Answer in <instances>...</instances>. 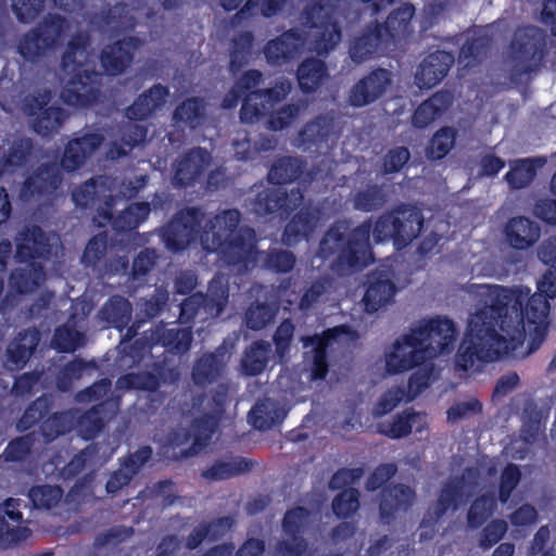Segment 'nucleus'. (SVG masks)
I'll list each match as a JSON object with an SVG mask.
<instances>
[{"instance_id": "1", "label": "nucleus", "mask_w": 556, "mask_h": 556, "mask_svg": "<svg viewBox=\"0 0 556 556\" xmlns=\"http://www.w3.org/2000/svg\"><path fill=\"white\" fill-rule=\"evenodd\" d=\"M530 289L489 286L483 305L471 315L465 338L456 354V366L468 371L481 364L514 355L522 346L527 326L532 331L527 354L536 351L547 332L549 302L539 291L529 296Z\"/></svg>"}, {"instance_id": "2", "label": "nucleus", "mask_w": 556, "mask_h": 556, "mask_svg": "<svg viewBox=\"0 0 556 556\" xmlns=\"http://www.w3.org/2000/svg\"><path fill=\"white\" fill-rule=\"evenodd\" d=\"M422 227L421 211L406 203L381 214L374 226L368 218L350 229L349 220L339 219L323 235L317 256L329 262L331 270L338 275L362 270L375 262L370 233L376 243L392 240L394 247L402 250L420 235Z\"/></svg>"}, {"instance_id": "3", "label": "nucleus", "mask_w": 556, "mask_h": 556, "mask_svg": "<svg viewBox=\"0 0 556 556\" xmlns=\"http://www.w3.org/2000/svg\"><path fill=\"white\" fill-rule=\"evenodd\" d=\"M204 212L198 206L179 210L163 227L162 239L168 251L179 253L200 239L207 253H218L220 260L239 273H245L255 265L256 250L255 231L244 226L235 235L224 238L220 235L210 239V231H201Z\"/></svg>"}, {"instance_id": "4", "label": "nucleus", "mask_w": 556, "mask_h": 556, "mask_svg": "<svg viewBox=\"0 0 556 556\" xmlns=\"http://www.w3.org/2000/svg\"><path fill=\"white\" fill-rule=\"evenodd\" d=\"M457 337L453 320L437 316L421 321L397 339L386 357V368L391 375L413 369L427 359L451 353Z\"/></svg>"}, {"instance_id": "5", "label": "nucleus", "mask_w": 556, "mask_h": 556, "mask_svg": "<svg viewBox=\"0 0 556 556\" xmlns=\"http://www.w3.org/2000/svg\"><path fill=\"white\" fill-rule=\"evenodd\" d=\"M101 132H85L71 139L63 151L60 163L55 161L39 164L21 185L18 197L23 202H41L53 198L63 182V170L73 173L102 146Z\"/></svg>"}, {"instance_id": "6", "label": "nucleus", "mask_w": 556, "mask_h": 556, "mask_svg": "<svg viewBox=\"0 0 556 556\" xmlns=\"http://www.w3.org/2000/svg\"><path fill=\"white\" fill-rule=\"evenodd\" d=\"M86 47V37L74 36L61 59V70L70 76L61 90V99L70 106L81 109L98 102L102 84V75L99 72L76 60V53L84 52Z\"/></svg>"}, {"instance_id": "7", "label": "nucleus", "mask_w": 556, "mask_h": 556, "mask_svg": "<svg viewBox=\"0 0 556 556\" xmlns=\"http://www.w3.org/2000/svg\"><path fill=\"white\" fill-rule=\"evenodd\" d=\"M303 25L315 29L312 49L319 56H327L342 39V29L337 18V8L331 0H308L301 12Z\"/></svg>"}, {"instance_id": "8", "label": "nucleus", "mask_w": 556, "mask_h": 556, "mask_svg": "<svg viewBox=\"0 0 556 556\" xmlns=\"http://www.w3.org/2000/svg\"><path fill=\"white\" fill-rule=\"evenodd\" d=\"M168 94V87L157 83L140 93L126 109V116L129 122L119 126L118 138L122 143L128 147V150L132 151L137 146L144 142L148 136V127L136 123V121H144L150 117L164 105Z\"/></svg>"}, {"instance_id": "9", "label": "nucleus", "mask_w": 556, "mask_h": 556, "mask_svg": "<svg viewBox=\"0 0 556 556\" xmlns=\"http://www.w3.org/2000/svg\"><path fill=\"white\" fill-rule=\"evenodd\" d=\"M67 27V20L64 16L48 13L18 39V54L25 61L37 62L61 42Z\"/></svg>"}, {"instance_id": "10", "label": "nucleus", "mask_w": 556, "mask_h": 556, "mask_svg": "<svg viewBox=\"0 0 556 556\" xmlns=\"http://www.w3.org/2000/svg\"><path fill=\"white\" fill-rule=\"evenodd\" d=\"M545 34L536 26L519 27L509 43L513 72L518 76L536 71L545 55Z\"/></svg>"}, {"instance_id": "11", "label": "nucleus", "mask_w": 556, "mask_h": 556, "mask_svg": "<svg viewBox=\"0 0 556 556\" xmlns=\"http://www.w3.org/2000/svg\"><path fill=\"white\" fill-rule=\"evenodd\" d=\"M52 99L49 89L25 96L22 111L29 118L33 130L40 136L56 132L67 118L66 112L55 105H50Z\"/></svg>"}, {"instance_id": "12", "label": "nucleus", "mask_w": 556, "mask_h": 556, "mask_svg": "<svg viewBox=\"0 0 556 556\" xmlns=\"http://www.w3.org/2000/svg\"><path fill=\"white\" fill-rule=\"evenodd\" d=\"M212 161V154L205 148L193 147L186 150L173 163V186L179 189L194 187L202 181Z\"/></svg>"}, {"instance_id": "13", "label": "nucleus", "mask_w": 556, "mask_h": 556, "mask_svg": "<svg viewBox=\"0 0 556 556\" xmlns=\"http://www.w3.org/2000/svg\"><path fill=\"white\" fill-rule=\"evenodd\" d=\"M304 193L300 188L290 192L282 188H263L250 202L251 211L258 217L275 216L277 213L289 215L302 205Z\"/></svg>"}, {"instance_id": "14", "label": "nucleus", "mask_w": 556, "mask_h": 556, "mask_svg": "<svg viewBox=\"0 0 556 556\" xmlns=\"http://www.w3.org/2000/svg\"><path fill=\"white\" fill-rule=\"evenodd\" d=\"M291 84L279 80L274 87L267 89H255L249 92L242 100L240 109V121L242 123H254L271 111L290 92Z\"/></svg>"}, {"instance_id": "15", "label": "nucleus", "mask_w": 556, "mask_h": 556, "mask_svg": "<svg viewBox=\"0 0 556 556\" xmlns=\"http://www.w3.org/2000/svg\"><path fill=\"white\" fill-rule=\"evenodd\" d=\"M52 254L50 239L38 225H26L15 236V254L17 263L47 261Z\"/></svg>"}, {"instance_id": "16", "label": "nucleus", "mask_w": 556, "mask_h": 556, "mask_svg": "<svg viewBox=\"0 0 556 556\" xmlns=\"http://www.w3.org/2000/svg\"><path fill=\"white\" fill-rule=\"evenodd\" d=\"M392 84V73L377 67L355 83L348 97L350 105L363 108L380 99Z\"/></svg>"}, {"instance_id": "17", "label": "nucleus", "mask_w": 556, "mask_h": 556, "mask_svg": "<svg viewBox=\"0 0 556 556\" xmlns=\"http://www.w3.org/2000/svg\"><path fill=\"white\" fill-rule=\"evenodd\" d=\"M137 36H126L108 46L100 53V63L110 76H119L126 72L134 62L135 53L142 46Z\"/></svg>"}, {"instance_id": "18", "label": "nucleus", "mask_w": 556, "mask_h": 556, "mask_svg": "<svg viewBox=\"0 0 556 556\" xmlns=\"http://www.w3.org/2000/svg\"><path fill=\"white\" fill-rule=\"evenodd\" d=\"M305 41L303 31L290 28L268 40L263 48V53L269 65L280 66L298 58Z\"/></svg>"}, {"instance_id": "19", "label": "nucleus", "mask_w": 556, "mask_h": 556, "mask_svg": "<svg viewBox=\"0 0 556 556\" xmlns=\"http://www.w3.org/2000/svg\"><path fill=\"white\" fill-rule=\"evenodd\" d=\"M179 372L175 367L165 363H154L152 371L129 372L117 379V387L126 390L155 392L162 383L175 382Z\"/></svg>"}, {"instance_id": "20", "label": "nucleus", "mask_w": 556, "mask_h": 556, "mask_svg": "<svg viewBox=\"0 0 556 556\" xmlns=\"http://www.w3.org/2000/svg\"><path fill=\"white\" fill-rule=\"evenodd\" d=\"M320 208L312 203L302 205L288 220L282 231V243L295 247L302 241H308L320 220Z\"/></svg>"}, {"instance_id": "21", "label": "nucleus", "mask_w": 556, "mask_h": 556, "mask_svg": "<svg viewBox=\"0 0 556 556\" xmlns=\"http://www.w3.org/2000/svg\"><path fill=\"white\" fill-rule=\"evenodd\" d=\"M153 457V448L150 445H142L134 453H128L118 459L119 468L114 470L105 484L109 494H116L137 476L140 470Z\"/></svg>"}, {"instance_id": "22", "label": "nucleus", "mask_w": 556, "mask_h": 556, "mask_svg": "<svg viewBox=\"0 0 556 556\" xmlns=\"http://www.w3.org/2000/svg\"><path fill=\"white\" fill-rule=\"evenodd\" d=\"M390 48L386 40L380 23H369L358 36L350 41L349 54L351 60L361 64L375 55L386 52Z\"/></svg>"}, {"instance_id": "23", "label": "nucleus", "mask_w": 556, "mask_h": 556, "mask_svg": "<svg viewBox=\"0 0 556 556\" xmlns=\"http://www.w3.org/2000/svg\"><path fill=\"white\" fill-rule=\"evenodd\" d=\"M20 500L7 498L0 507V548L8 549L27 539L29 530L21 527Z\"/></svg>"}, {"instance_id": "24", "label": "nucleus", "mask_w": 556, "mask_h": 556, "mask_svg": "<svg viewBox=\"0 0 556 556\" xmlns=\"http://www.w3.org/2000/svg\"><path fill=\"white\" fill-rule=\"evenodd\" d=\"M111 201L105 202V207L98 210V216L102 218L103 224H111L112 228L118 233H126L137 229L150 215L151 206L149 202H134L116 216L112 212Z\"/></svg>"}, {"instance_id": "25", "label": "nucleus", "mask_w": 556, "mask_h": 556, "mask_svg": "<svg viewBox=\"0 0 556 556\" xmlns=\"http://www.w3.org/2000/svg\"><path fill=\"white\" fill-rule=\"evenodd\" d=\"M416 498V492L403 483L384 485L380 492L379 514L383 522L390 523L400 514H405Z\"/></svg>"}, {"instance_id": "26", "label": "nucleus", "mask_w": 556, "mask_h": 556, "mask_svg": "<svg viewBox=\"0 0 556 556\" xmlns=\"http://www.w3.org/2000/svg\"><path fill=\"white\" fill-rule=\"evenodd\" d=\"M228 351L225 344L217 346L213 352L203 353L193 364L191 378L197 387L205 388L218 381L226 369Z\"/></svg>"}, {"instance_id": "27", "label": "nucleus", "mask_w": 556, "mask_h": 556, "mask_svg": "<svg viewBox=\"0 0 556 556\" xmlns=\"http://www.w3.org/2000/svg\"><path fill=\"white\" fill-rule=\"evenodd\" d=\"M454 61V55L444 50L428 54L419 64L415 75L418 87L430 89L440 84L446 77Z\"/></svg>"}, {"instance_id": "28", "label": "nucleus", "mask_w": 556, "mask_h": 556, "mask_svg": "<svg viewBox=\"0 0 556 556\" xmlns=\"http://www.w3.org/2000/svg\"><path fill=\"white\" fill-rule=\"evenodd\" d=\"M219 421L220 419L218 416L211 413H205L202 416L194 418L190 426L191 437L193 438L191 445L187 448L180 450L178 455L174 454L173 458L175 460H182L199 454L210 444L219 426Z\"/></svg>"}, {"instance_id": "29", "label": "nucleus", "mask_w": 556, "mask_h": 556, "mask_svg": "<svg viewBox=\"0 0 556 556\" xmlns=\"http://www.w3.org/2000/svg\"><path fill=\"white\" fill-rule=\"evenodd\" d=\"M505 240L514 250H527L540 239V226L526 216L511 217L504 227Z\"/></svg>"}, {"instance_id": "30", "label": "nucleus", "mask_w": 556, "mask_h": 556, "mask_svg": "<svg viewBox=\"0 0 556 556\" xmlns=\"http://www.w3.org/2000/svg\"><path fill=\"white\" fill-rule=\"evenodd\" d=\"M300 139L308 150L319 152L321 149H329L334 141L333 118L326 115H318L304 125L300 131Z\"/></svg>"}, {"instance_id": "31", "label": "nucleus", "mask_w": 556, "mask_h": 556, "mask_svg": "<svg viewBox=\"0 0 556 556\" xmlns=\"http://www.w3.org/2000/svg\"><path fill=\"white\" fill-rule=\"evenodd\" d=\"M41 339L40 331L27 328L20 331L7 348V361L14 369H22L30 359Z\"/></svg>"}, {"instance_id": "32", "label": "nucleus", "mask_w": 556, "mask_h": 556, "mask_svg": "<svg viewBox=\"0 0 556 556\" xmlns=\"http://www.w3.org/2000/svg\"><path fill=\"white\" fill-rule=\"evenodd\" d=\"M154 344L163 346L168 353L182 355L187 353L193 340L192 327H172L165 324L157 325L151 333Z\"/></svg>"}, {"instance_id": "33", "label": "nucleus", "mask_w": 556, "mask_h": 556, "mask_svg": "<svg viewBox=\"0 0 556 556\" xmlns=\"http://www.w3.org/2000/svg\"><path fill=\"white\" fill-rule=\"evenodd\" d=\"M453 96L450 91L441 90L422 101L414 111L412 125L425 129L441 117L452 105Z\"/></svg>"}, {"instance_id": "34", "label": "nucleus", "mask_w": 556, "mask_h": 556, "mask_svg": "<svg viewBox=\"0 0 556 556\" xmlns=\"http://www.w3.org/2000/svg\"><path fill=\"white\" fill-rule=\"evenodd\" d=\"M415 14V7L412 3H403L389 13L380 27L386 34L389 46L396 45L412 34V18Z\"/></svg>"}, {"instance_id": "35", "label": "nucleus", "mask_w": 556, "mask_h": 556, "mask_svg": "<svg viewBox=\"0 0 556 556\" xmlns=\"http://www.w3.org/2000/svg\"><path fill=\"white\" fill-rule=\"evenodd\" d=\"M397 291L395 283L379 275L369 280L363 302L367 313L372 314L390 304Z\"/></svg>"}, {"instance_id": "36", "label": "nucleus", "mask_w": 556, "mask_h": 556, "mask_svg": "<svg viewBox=\"0 0 556 556\" xmlns=\"http://www.w3.org/2000/svg\"><path fill=\"white\" fill-rule=\"evenodd\" d=\"M286 417L287 410L270 399L257 402L249 413L251 425L261 431L281 425Z\"/></svg>"}, {"instance_id": "37", "label": "nucleus", "mask_w": 556, "mask_h": 556, "mask_svg": "<svg viewBox=\"0 0 556 556\" xmlns=\"http://www.w3.org/2000/svg\"><path fill=\"white\" fill-rule=\"evenodd\" d=\"M307 162L298 156L278 157L270 166L267 178L273 185L281 186L298 180L306 170Z\"/></svg>"}, {"instance_id": "38", "label": "nucleus", "mask_w": 556, "mask_h": 556, "mask_svg": "<svg viewBox=\"0 0 556 556\" xmlns=\"http://www.w3.org/2000/svg\"><path fill=\"white\" fill-rule=\"evenodd\" d=\"M206 117V103L200 97L181 101L173 112V122L191 130L199 128Z\"/></svg>"}, {"instance_id": "39", "label": "nucleus", "mask_w": 556, "mask_h": 556, "mask_svg": "<svg viewBox=\"0 0 556 556\" xmlns=\"http://www.w3.org/2000/svg\"><path fill=\"white\" fill-rule=\"evenodd\" d=\"M328 76V68L325 61L317 58H306L296 70V79L300 89L304 93L316 91Z\"/></svg>"}, {"instance_id": "40", "label": "nucleus", "mask_w": 556, "mask_h": 556, "mask_svg": "<svg viewBox=\"0 0 556 556\" xmlns=\"http://www.w3.org/2000/svg\"><path fill=\"white\" fill-rule=\"evenodd\" d=\"M131 315V303L118 294L111 295L100 309L101 319L119 331L128 326Z\"/></svg>"}, {"instance_id": "41", "label": "nucleus", "mask_w": 556, "mask_h": 556, "mask_svg": "<svg viewBox=\"0 0 556 556\" xmlns=\"http://www.w3.org/2000/svg\"><path fill=\"white\" fill-rule=\"evenodd\" d=\"M271 353V344L265 340L252 342L241 357V370L247 376H257L267 367Z\"/></svg>"}, {"instance_id": "42", "label": "nucleus", "mask_w": 556, "mask_h": 556, "mask_svg": "<svg viewBox=\"0 0 556 556\" xmlns=\"http://www.w3.org/2000/svg\"><path fill=\"white\" fill-rule=\"evenodd\" d=\"M286 0H220L225 11L238 10L236 17L245 20L252 15V10L260 5L264 17H271L281 11Z\"/></svg>"}, {"instance_id": "43", "label": "nucleus", "mask_w": 556, "mask_h": 556, "mask_svg": "<svg viewBox=\"0 0 556 556\" xmlns=\"http://www.w3.org/2000/svg\"><path fill=\"white\" fill-rule=\"evenodd\" d=\"M43 277V266L30 262L28 267H18L11 271L9 285L17 294H29L40 286Z\"/></svg>"}, {"instance_id": "44", "label": "nucleus", "mask_w": 556, "mask_h": 556, "mask_svg": "<svg viewBox=\"0 0 556 556\" xmlns=\"http://www.w3.org/2000/svg\"><path fill=\"white\" fill-rule=\"evenodd\" d=\"M351 201L355 211L372 213L384 207L388 202V193L383 186L368 184L365 188L356 190L352 194Z\"/></svg>"}, {"instance_id": "45", "label": "nucleus", "mask_w": 556, "mask_h": 556, "mask_svg": "<svg viewBox=\"0 0 556 556\" xmlns=\"http://www.w3.org/2000/svg\"><path fill=\"white\" fill-rule=\"evenodd\" d=\"M253 468V462L242 456L232 458L229 462L216 460L208 468L202 471V478L208 481L227 480Z\"/></svg>"}, {"instance_id": "46", "label": "nucleus", "mask_w": 556, "mask_h": 556, "mask_svg": "<svg viewBox=\"0 0 556 556\" xmlns=\"http://www.w3.org/2000/svg\"><path fill=\"white\" fill-rule=\"evenodd\" d=\"M75 415L72 410L55 412L45 418L39 432L46 443H51L61 435L71 432L74 427Z\"/></svg>"}, {"instance_id": "47", "label": "nucleus", "mask_w": 556, "mask_h": 556, "mask_svg": "<svg viewBox=\"0 0 556 556\" xmlns=\"http://www.w3.org/2000/svg\"><path fill=\"white\" fill-rule=\"evenodd\" d=\"M254 41L255 37L251 30H243L233 36L230 48V72L237 73L249 63Z\"/></svg>"}, {"instance_id": "48", "label": "nucleus", "mask_w": 556, "mask_h": 556, "mask_svg": "<svg viewBox=\"0 0 556 556\" xmlns=\"http://www.w3.org/2000/svg\"><path fill=\"white\" fill-rule=\"evenodd\" d=\"M278 311L277 302L255 301L248 306L244 313V324L250 330H262L275 319Z\"/></svg>"}, {"instance_id": "49", "label": "nucleus", "mask_w": 556, "mask_h": 556, "mask_svg": "<svg viewBox=\"0 0 556 556\" xmlns=\"http://www.w3.org/2000/svg\"><path fill=\"white\" fill-rule=\"evenodd\" d=\"M241 220V213L237 208H228L205 223L201 231H210V239H215V236L220 235L224 238L235 235L239 230Z\"/></svg>"}, {"instance_id": "50", "label": "nucleus", "mask_w": 556, "mask_h": 556, "mask_svg": "<svg viewBox=\"0 0 556 556\" xmlns=\"http://www.w3.org/2000/svg\"><path fill=\"white\" fill-rule=\"evenodd\" d=\"M34 149V143L30 138L15 139L9 147L7 154L0 160V167L3 172L14 173L16 169L22 168L28 162V159Z\"/></svg>"}, {"instance_id": "51", "label": "nucleus", "mask_w": 556, "mask_h": 556, "mask_svg": "<svg viewBox=\"0 0 556 556\" xmlns=\"http://www.w3.org/2000/svg\"><path fill=\"white\" fill-rule=\"evenodd\" d=\"M262 267L275 274H288L293 270L296 257L293 252L281 249L258 251Z\"/></svg>"}, {"instance_id": "52", "label": "nucleus", "mask_w": 556, "mask_h": 556, "mask_svg": "<svg viewBox=\"0 0 556 556\" xmlns=\"http://www.w3.org/2000/svg\"><path fill=\"white\" fill-rule=\"evenodd\" d=\"M203 298L206 303V316L218 317L228 303L229 288L220 277L215 276L208 282L207 292L203 293Z\"/></svg>"}, {"instance_id": "53", "label": "nucleus", "mask_w": 556, "mask_h": 556, "mask_svg": "<svg viewBox=\"0 0 556 556\" xmlns=\"http://www.w3.org/2000/svg\"><path fill=\"white\" fill-rule=\"evenodd\" d=\"M490 50V40L486 37H471L460 47L458 62L465 68L479 65Z\"/></svg>"}, {"instance_id": "54", "label": "nucleus", "mask_w": 556, "mask_h": 556, "mask_svg": "<svg viewBox=\"0 0 556 556\" xmlns=\"http://www.w3.org/2000/svg\"><path fill=\"white\" fill-rule=\"evenodd\" d=\"M419 417L414 408H406L393 416L389 424H382L379 432L390 439H402L408 437L413 431V425Z\"/></svg>"}, {"instance_id": "55", "label": "nucleus", "mask_w": 556, "mask_h": 556, "mask_svg": "<svg viewBox=\"0 0 556 556\" xmlns=\"http://www.w3.org/2000/svg\"><path fill=\"white\" fill-rule=\"evenodd\" d=\"M101 446L99 443H90L84 450L75 454L63 467L62 476L65 479H73L78 476L87 466H96L99 463Z\"/></svg>"}, {"instance_id": "56", "label": "nucleus", "mask_w": 556, "mask_h": 556, "mask_svg": "<svg viewBox=\"0 0 556 556\" xmlns=\"http://www.w3.org/2000/svg\"><path fill=\"white\" fill-rule=\"evenodd\" d=\"M498 498L493 493H484L475 498L467 513L468 527L478 529L493 514L497 506Z\"/></svg>"}, {"instance_id": "57", "label": "nucleus", "mask_w": 556, "mask_h": 556, "mask_svg": "<svg viewBox=\"0 0 556 556\" xmlns=\"http://www.w3.org/2000/svg\"><path fill=\"white\" fill-rule=\"evenodd\" d=\"M36 442L35 432H29L21 437L12 439L2 454L0 455V462L3 463H24L26 462L33 452Z\"/></svg>"}, {"instance_id": "58", "label": "nucleus", "mask_w": 556, "mask_h": 556, "mask_svg": "<svg viewBox=\"0 0 556 556\" xmlns=\"http://www.w3.org/2000/svg\"><path fill=\"white\" fill-rule=\"evenodd\" d=\"M51 409V402L46 395L31 401L17 419L15 428L18 432H26L35 427Z\"/></svg>"}, {"instance_id": "59", "label": "nucleus", "mask_w": 556, "mask_h": 556, "mask_svg": "<svg viewBox=\"0 0 556 556\" xmlns=\"http://www.w3.org/2000/svg\"><path fill=\"white\" fill-rule=\"evenodd\" d=\"M105 25L118 30H134L137 20L132 14L131 8L126 2H116L102 15Z\"/></svg>"}, {"instance_id": "60", "label": "nucleus", "mask_w": 556, "mask_h": 556, "mask_svg": "<svg viewBox=\"0 0 556 556\" xmlns=\"http://www.w3.org/2000/svg\"><path fill=\"white\" fill-rule=\"evenodd\" d=\"M456 131L452 127H442L429 140L426 153L431 161L445 157L455 144Z\"/></svg>"}, {"instance_id": "61", "label": "nucleus", "mask_w": 556, "mask_h": 556, "mask_svg": "<svg viewBox=\"0 0 556 556\" xmlns=\"http://www.w3.org/2000/svg\"><path fill=\"white\" fill-rule=\"evenodd\" d=\"M76 430L86 441L93 440L103 430L105 422L100 406H93L83 413L76 420Z\"/></svg>"}, {"instance_id": "62", "label": "nucleus", "mask_w": 556, "mask_h": 556, "mask_svg": "<svg viewBox=\"0 0 556 556\" xmlns=\"http://www.w3.org/2000/svg\"><path fill=\"white\" fill-rule=\"evenodd\" d=\"M84 334L66 325L60 326L55 329L52 338V346L61 353H73L84 344Z\"/></svg>"}, {"instance_id": "63", "label": "nucleus", "mask_w": 556, "mask_h": 556, "mask_svg": "<svg viewBox=\"0 0 556 556\" xmlns=\"http://www.w3.org/2000/svg\"><path fill=\"white\" fill-rule=\"evenodd\" d=\"M63 496V490L59 485H34L29 489L28 497L36 508L51 509L55 507Z\"/></svg>"}, {"instance_id": "64", "label": "nucleus", "mask_w": 556, "mask_h": 556, "mask_svg": "<svg viewBox=\"0 0 556 556\" xmlns=\"http://www.w3.org/2000/svg\"><path fill=\"white\" fill-rule=\"evenodd\" d=\"M308 517L309 511L303 506H295L288 509L285 513L281 522L282 532L288 538H304L303 532L305 530Z\"/></svg>"}]
</instances>
